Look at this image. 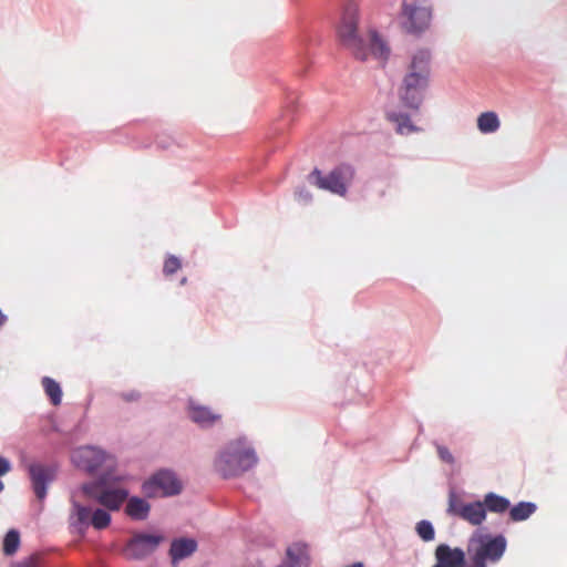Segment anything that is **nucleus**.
<instances>
[{
	"instance_id": "1",
	"label": "nucleus",
	"mask_w": 567,
	"mask_h": 567,
	"mask_svg": "<svg viewBox=\"0 0 567 567\" xmlns=\"http://www.w3.org/2000/svg\"><path fill=\"white\" fill-rule=\"evenodd\" d=\"M337 33L340 43L359 60L364 61L370 55L383 61L389 58L390 49L375 31L370 30L367 35L359 32L354 4L346 7Z\"/></svg>"
},
{
	"instance_id": "2",
	"label": "nucleus",
	"mask_w": 567,
	"mask_h": 567,
	"mask_svg": "<svg viewBox=\"0 0 567 567\" xmlns=\"http://www.w3.org/2000/svg\"><path fill=\"white\" fill-rule=\"evenodd\" d=\"M431 54L427 50H419L412 56L408 71L399 89L402 103L417 110L423 101L424 92L429 85Z\"/></svg>"
},
{
	"instance_id": "3",
	"label": "nucleus",
	"mask_w": 567,
	"mask_h": 567,
	"mask_svg": "<svg viewBox=\"0 0 567 567\" xmlns=\"http://www.w3.org/2000/svg\"><path fill=\"white\" fill-rule=\"evenodd\" d=\"M507 540L503 535H492L475 530L468 538L466 554L471 565L487 566L496 564L503 557Z\"/></svg>"
},
{
	"instance_id": "4",
	"label": "nucleus",
	"mask_w": 567,
	"mask_h": 567,
	"mask_svg": "<svg viewBox=\"0 0 567 567\" xmlns=\"http://www.w3.org/2000/svg\"><path fill=\"white\" fill-rule=\"evenodd\" d=\"M257 463L255 451L246 440L231 441L219 454L216 468L224 477L238 476Z\"/></svg>"
},
{
	"instance_id": "5",
	"label": "nucleus",
	"mask_w": 567,
	"mask_h": 567,
	"mask_svg": "<svg viewBox=\"0 0 567 567\" xmlns=\"http://www.w3.org/2000/svg\"><path fill=\"white\" fill-rule=\"evenodd\" d=\"M354 169L348 164H341L334 167L328 175H322L321 171L315 168L310 174L313 184L323 190H328L339 196H346L348 186L354 178Z\"/></svg>"
},
{
	"instance_id": "6",
	"label": "nucleus",
	"mask_w": 567,
	"mask_h": 567,
	"mask_svg": "<svg viewBox=\"0 0 567 567\" xmlns=\"http://www.w3.org/2000/svg\"><path fill=\"white\" fill-rule=\"evenodd\" d=\"M431 8L426 0H403L401 23L409 33H421L431 22Z\"/></svg>"
},
{
	"instance_id": "7",
	"label": "nucleus",
	"mask_w": 567,
	"mask_h": 567,
	"mask_svg": "<svg viewBox=\"0 0 567 567\" xmlns=\"http://www.w3.org/2000/svg\"><path fill=\"white\" fill-rule=\"evenodd\" d=\"M446 512L473 526L482 525L486 519L484 504L481 501L465 503L455 492H450Z\"/></svg>"
},
{
	"instance_id": "8",
	"label": "nucleus",
	"mask_w": 567,
	"mask_h": 567,
	"mask_svg": "<svg viewBox=\"0 0 567 567\" xmlns=\"http://www.w3.org/2000/svg\"><path fill=\"white\" fill-rule=\"evenodd\" d=\"M165 537L161 534H134L126 543L123 554L127 559L140 560L153 554Z\"/></svg>"
},
{
	"instance_id": "9",
	"label": "nucleus",
	"mask_w": 567,
	"mask_h": 567,
	"mask_svg": "<svg viewBox=\"0 0 567 567\" xmlns=\"http://www.w3.org/2000/svg\"><path fill=\"white\" fill-rule=\"evenodd\" d=\"M85 493L110 511H116L127 498L128 492L121 487L107 486L103 480L84 487Z\"/></svg>"
},
{
	"instance_id": "10",
	"label": "nucleus",
	"mask_w": 567,
	"mask_h": 567,
	"mask_svg": "<svg viewBox=\"0 0 567 567\" xmlns=\"http://www.w3.org/2000/svg\"><path fill=\"white\" fill-rule=\"evenodd\" d=\"M181 489V482L169 471H159L143 484V493L147 497L171 496Z\"/></svg>"
},
{
	"instance_id": "11",
	"label": "nucleus",
	"mask_w": 567,
	"mask_h": 567,
	"mask_svg": "<svg viewBox=\"0 0 567 567\" xmlns=\"http://www.w3.org/2000/svg\"><path fill=\"white\" fill-rule=\"evenodd\" d=\"M28 473L34 494L39 501H43L47 496V486L55 478V468L51 465L32 463L28 466Z\"/></svg>"
},
{
	"instance_id": "12",
	"label": "nucleus",
	"mask_w": 567,
	"mask_h": 567,
	"mask_svg": "<svg viewBox=\"0 0 567 567\" xmlns=\"http://www.w3.org/2000/svg\"><path fill=\"white\" fill-rule=\"evenodd\" d=\"M73 515L76 519L74 523L76 526L92 525L95 529H104L111 523V515L105 509L97 508L92 512L91 508L78 503L73 505Z\"/></svg>"
},
{
	"instance_id": "13",
	"label": "nucleus",
	"mask_w": 567,
	"mask_h": 567,
	"mask_svg": "<svg viewBox=\"0 0 567 567\" xmlns=\"http://www.w3.org/2000/svg\"><path fill=\"white\" fill-rule=\"evenodd\" d=\"M105 460V453L92 446L79 447L72 453L73 463L87 472L97 471Z\"/></svg>"
},
{
	"instance_id": "14",
	"label": "nucleus",
	"mask_w": 567,
	"mask_h": 567,
	"mask_svg": "<svg viewBox=\"0 0 567 567\" xmlns=\"http://www.w3.org/2000/svg\"><path fill=\"white\" fill-rule=\"evenodd\" d=\"M466 555L460 547L452 548L447 544H440L434 551L436 564L433 567H465Z\"/></svg>"
},
{
	"instance_id": "15",
	"label": "nucleus",
	"mask_w": 567,
	"mask_h": 567,
	"mask_svg": "<svg viewBox=\"0 0 567 567\" xmlns=\"http://www.w3.org/2000/svg\"><path fill=\"white\" fill-rule=\"evenodd\" d=\"M189 419L202 427L213 426L221 420V414L206 405L190 402L188 406Z\"/></svg>"
},
{
	"instance_id": "16",
	"label": "nucleus",
	"mask_w": 567,
	"mask_h": 567,
	"mask_svg": "<svg viewBox=\"0 0 567 567\" xmlns=\"http://www.w3.org/2000/svg\"><path fill=\"white\" fill-rule=\"evenodd\" d=\"M197 550V542L193 538L181 537L176 538L172 542L169 548V557L173 566H177V564L189 556H192Z\"/></svg>"
},
{
	"instance_id": "17",
	"label": "nucleus",
	"mask_w": 567,
	"mask_h": 567,
	"mask_svg": "<svg viewBox=\"0 0 567 567\" xmlns=\"http://www.w3.org/2000/svg\"><path fill=\"white\" fill-rule=\"evenodd\" d=\"M482 502L484 504L485 513L488 511L496 514H503L511 507V503L506 497L493 492L487 493Z\"/></svg>"
},
{
	"instance_id": "18",
	"label": "nucleus",
	"mask_w": 567,
	"mask_h": 567,
	"mask_svg": "<svg viewBox=\"0 0 567 567\" xmlns=\"http://www.w3.org/2000/svg\"><path fill=\"white\" fill-rule=\"evenodd\" d=\"M150 508V504L145 499L132 497L127 502L125 512L131 518L142 520L147 517Z\"/></svg>"
},
{
	"instance_id": "19",
	"label": "nucleus",
	"mask_w": 567,
	"mask_h": 567,
	"mask_svg": "<svg viewBox=\"0 0 567 567\" xmlns=\"http://www.w3.org/2000/svg\"><path fill=\"white\" fill-rule=\"evenodd\" d=\"M386 118L396 124V132L401 135L419 132L420 128L415 126L409 115L403 113L391 112L386 114Z\"/></svg>"
},
{
	"instance_id": "20",
	"label": "nucleus",
	"mask_w": 567,
	"mask_h": 567,
	"mask_svg": "<svg viewBox=\"0 0 567 567\" xmlns=\"http://www.w3.org/2000/svg\"><path fill=\"white\" fill-rule=\"evenodd\" d=\"M499 126L501 122L495 112H484L477 117V127L483 134L494 133Z\"/></svg>"
},
{
	"instance_id": "21",
	"label": "nucleus",
	"mask_w": 567,
	"mask_h": 567,
	"mask_svg": "<svg viewBox=\"0 0 567 567\" xmlns=\"http://www.w3.org/2000/svg\"><path fill=\"white\" fill-rule=\"evenodd\" d=\"M536 511V505L530 502H520L509 508V517L513 522H522L527 519Z\"/></svg>"
},
{
	"instance_id": "22",
	"label": "nucleus",
	"mask_w": 567,
	"mask_h": 567,
	"mask_svg": "<svg viewBox=\"0 0 567 567\" xmlns=\"http://www.w3.org/2000/svg\"><path fill=\"white\" fill-rule=\"evenodd\" d=\"M42 386L45 394L50 398L53 405H59L62 400V390L60 384L49 377L42 379Z\"/></svg>"
},
{
	"instance_id": "23",
	"label": "nucleus",
	"mask_w": 567,
	"mask_h": 567,
	"mask_svg": "<svg viewBox=\"0 0 567 567\" xmlns=\"http://www.w3.org/2000/svg\"><path fill=\"white\" fill-rule=\"evenodd\" d=\"M20 546V534L16 529H10L3 539V554L7 556L14 555Z\"/></svg>"
},
{
	"instance_id": "24",
	"label": "nucleus",
	"mask_w": 567,
	"mask_h": 567,
	"mask_svg": "<svg viewBox=\"0 0 567 567\" xmlns=\"http://www.w3.org/2000/svg\"><path fill=\"white\" fill-rule=\"evenodd\" d=\"M415 530L424 542H431L435 537L434 527L429 520H420L415 526Z\"/></svg>"
},
{
	"instance_id": "25",
	"label": "nucleus",
	"mask_w": 567,
	"mask_h": 567,
	"mask_svg": "<svg viewBox=\"0 0 567 567\" xmlns=\"http://www.w3.org/2000/svg\"><path fill=\"white\" fill-rule=\"evenodd\" d=\"M182 267L181 260L175 256H168L163 266V272L165 276H172Z\"/></svg>"
},
{
	"instance_id": "26",
	"label": "nucleus",
	"mask_w": 567,
	"mask_h": 567,
	"mask_svg": "<svg viewBox=\"0 0 567 567\" xmlns=\"http://www.w3.org/2000/svg\"><path fill=\"white\" fill-rule=\"evenodd\" d=\"M42 566V556L38 553H34L20 561L16 563L12 567H41Z\"/></svg>"
},
{
	"instance_id": "27",
	"label": "nucleus",
	"mask_w": 567,
	"mask_h": 567,
	"mask_svg": "<svg viewBox=\"0 0 567 567\" xmlns=\"http://www.w3.org/2000/svg\"><path fill=\"white\" fill-rule=\"evenodd\" d=\"M436 451H437V455L441 458V461H443L447 464L454 463V457L447 447H445L443 445H437Z\"/></svg>"
},
{
	"instance_id": "28",
	"label": "nucleus",
	"mask_w": 567,
	"mask_h": 567,
	"mask_svg": "<svg viewBox=\"0 0 567 567\" xmlns=\"http://www.w3.org/2000/svg\"><path fill=\"white\" fill-rule=\"evenodd\" d=\"M140 393L136 391H128L121 393V398L126 402L137 401L140 399Z\"/></svg>"
},
{
	"instance_id": "29",
	"label": "nucleus",
	"mask_w": 567,
	"mask_h": 567,
	"mask_svg": "<svg viewBox=\"0 0 567 567\" xmlns=\"http://www.w3.org/2000/svg\"><path fill=\"white\" fill-rule=\"evenodd\" d=\"M10 470H11L10 462L7 458L0 456V476L6 475L7 473L10 472Z\"/></svg>"
},
{
	"instance_id": "30",
	"label": "nucleus",
	"mask_w": 567,
	"mask_h": 567,
	"mask_svg": "<svg viewBox=\"0 0 567 567\" xmlns=\"http://www.w3.org/2000/svg\"><path fill=\"white\" fill-rule=\"evenodd\" d=\"M6 321H7V316L0 309V328L6 323Z\"/></svg>"
},
{
	"instance_id": "31",
	"label": "nucleus",
	"mask_w": 567,
	"mask_h": 567,
	"mask_svg": "<svg viewBox=\"0 0 567 567\" xmlns=\"http://www.w3.org/2000/svg\"><path fill=\"white\" fill-rule=\"evenodd\" d=\"M346 567H365L363 563L361 561H358V563H354L352 565H349V566H346Z\"/></svg>"
},
{
	"instance_id": "32",
	"label": "nucleus",
	"mask_w": 567,
	"mask_h": 567,
	"mask_svg": "<svg viewBox=\"0 0 567 567\" xmlns=\"http://www.w3.org/2000/svg\"><path fill=\"white\" fill-rule=\"evenodd\" d=\"M4 485L3 483L0 481V492L3 489Z\"/></svg>"
},
{
	"instance_id": "33",
	"label": "nucleus",
	"mask_w": 567,
	"mask_h": 567,
	"mask_svg": "<svg viewBox=\"0 0 567 567\" xmlns=\"http://www.w3.org/2000/svg\"><path fill=\"white\" fill-rule=\"evenodd\" d=\"M467 567H487V566H474V565H468Z\"/></svg>"
}]
</instances>
